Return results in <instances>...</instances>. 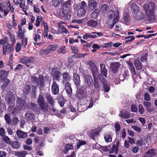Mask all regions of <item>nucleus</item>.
<instances>
[{"label":"nucleus","mask_w":157,"mask_h":157,"mask_svg":"<svg viewBox=\"0 0 157 157\" xmlns=\"http://www.w3.org/2000/svg\"><path fill=\"white\" fill-rule=\"evenodd\" d=\"M100 70L101 73L105 77H106L107 71L106 69L105 65L103 63H100Z\"/></svg>","instance_id":"nucleus-19"},{"label":"nucleus","mask_w":157,"mask_h":157,"mask_svg":"<svg viewBox=\"0 0 157 157\" xmlns=\"http://www.w3.org/2000/svg\"><path fill=\"white\" fill-rule=\"evenodd\" d=\"M58 47V45L56 44H53L48 45L47 49L49 53L51 52L54 51L56 50Z\"/></svg>","instance_id":"nucleus-20"},{"label":"nucleus","mask_w":157,"mask_h":157,"mask_svg":"<svg viewBox=\"0 0 157 157\" xmlns=\"http://www.w3.org/2000/svg\"><path fill=\"white\" fill-rule=\"evenodd\" d=\"M2 80L4 82L3 86L5 87L7 86L10 82V80L7 78H4Z\"/></svg>","instance_id":"nucleus-52"},{"label":"nucleus","mask_w":157,"mask_h":157,"mask_svg":"<svg viewBox=\"0 0 157 157\" xmlns=\"http://www.w3.org/2000/svg\"><path fill=\"white\" fill-rule=\"evenodd\" d=\"M40 106V109L44 113H46L48 110V105L44 103Z\"/></svg>","instance_id":"nucleus-30"},{"label":"nucleus","mask_w":157,"mask_h":157,"mask_svg":"<svg viewBox=\"0 0 157 157\" xmlns=\"http://www.w3.org/2000/svg\"><path fill=\"white\" fill-rule=\"evenodd\" d=\"M97 37V36L96 35L89 34L86 33H85V34L83 36V38L84 40H87L89 38H95Z\"/></svg>","instance_id":"nucleus-27"},{"label":"nucleus","mask_w":157,"mask_h":157,"mask_svg":"<svg viewBox=\"0 0 157 157\" xmlns=\"http://www.w3.org/2000/svg\"><path fill=\"white\" fill-rule=\"evenodd\" d=\"M104 138L106 142H111L112 140V137L111 134H105L104 135Z\"/></svg>","instance_id":"nucleus-34"},{"label":"nucleus","mask_w":157,"mask_h":157,"mask_svg":"<svg viewBox=\"0 0 157 157\" xmlns=\"http://www.w3.org/2000/svg\"><path fill=\"white\" fill-rule=\"evenodd\" d=\"M128 74V71H125L122 75H119V78L120 80L121 81H123L125 77L127 76Z\"/></svg>","instance_id":"nucleus-45"},{"label":"nucleus","mask_w":157,"mask_h":157,"mask_svg":"<svg viewBox=\"0 0 157 157\" xmlns=\"http://www.w3.org/2000/svg\"><path fill=\"white\" fill-rule=\"evenodd\" d=\"M84 83L85 87H89L92 83L91 77L89 75H85L83 76Z\"/></svg>","instance_id":"nucleus-7"},{"label":"nucleus","mask_w":157,"mask_h":157,"mask_svg":"<svg viewBox=\"0 0 157 157\" xmlns=\"http://www.w3.org/2000/svg\"><path fill=\"white\" fill-rule=\"evenodd\" d=\"M155 4L152 2H150L148 4H145L143 6V8L146 12V19L150 22H151L155 20Z\"/></svg>","instance_id":"nucleus-2"},{"label":"nucleus","mask_w":157,"mask_h":157,"mask_svg":"<svg viewBox=\"0 0 157 157\" xmlns=\"http://www.w3.org/2000/svg\"><path fill=\"white\" fill-rule=\"evenodd\" d=\"M37 101L38 104L39 105L45 103L44 99L41 95H39Z\"/></svg>","instance_id":"nucleus-42"},{"label":"nucleus","mask_w":157,"mask_h":157,"mask_svg":"<svg viewBox=\"0 0 157 157\" xmlns=\"http://www.w3.org/2000/svg\"><path fill=\"white\" fill-rule=\"evenodd\" d=\"M4 118L5 121L8 124H10L11 122V117L9 114H6L5 115Z\"/></svg>","instance_id":"nucleus-47"},{"label":"nucleus","mask_w":157,"mask_h":157,"mask_svg":"<svg viewBox=\"0 0 157 157\" xmlns=\"http://www.w3.org/2000/svg\"><path fill=\"white\" fill-rule=\"evenodd\" d=\"M133 15L134 18L138 21L143 19L144 17L143 13L140 10L133 13Z\"/></svg>","instance_id":"nucleus-10"},{"label":"nucleus","mask_w":157,"mask_h":157,"mask_svg":"<svg viewBox=\"0 0 157 157\" xmlns=\"http://www.w3.org/2000/svg\"><path fill=\"white\" fill-rule=\"evenodd\" d=\"M8 38L7 37L5 36L2 39L0 40V45L4 44L3 46V54L6 55V53H9L13 51V48L9 44Z\"/></svg>","instance_id":"nucleus-3"},{"label":"nucleus","mask_w":157,"mask_h":157,"mask_svg":"<svg viewBox=\"0 0 157 157\" xmlns=\"http://www.w3.org/2000/svg\"><path fill=\"white\" fill-rule=\"evenodd\" d=\"M17 134L18 136L21 138H24L27 136V133L20 130L17 131Z\"/></svg>","instance_id":"nucleus-22"},{"label":"nucleus","mask_w":157,"mask_h":157,"mask_svg":"<svg viewBox=\"0 0 157 157\" xmlns=\"http://www.w3.org/2000/svg\"><path fill=\"white\" fill-rule=\"evenodd\" d=\"M131 10L133 11V13L140 10V9L136 4H132L131 5Z\"/></svg>","instance_id":"nucleus-32"},{"label":"nucleus","mask_w":157,"mask_h":157,"mask_svg":"<svg viewBox=\"0 0 157 157\" xmlns=\"http://www.w3.org/2000/svg\"><path fill=\"white\" fill-rule=\"evenodd\" d=\"M86 142L82 140H79L77 143V148L78 149L81 146L86 144Z\"/></svg>","instance_id":"nucleus-50"},{"label":"nucleus","mask_w":157,"mask_h":157,"mask_svg":"<svg viewBox=\"0 0 157 157\" xmlns=\"http://www.w3.org/2000/svg\"><path fill=\"white\" fill-rule=\"evenodd\" d=\"M67 51V50L65 46H61L58 50V52L60 54L66 53Z\"/></svg>","instance_id":"nucleus-43"},{"label":"nucleus","mask_w":157,"mask_h":157,"mask_svg":"<svg viewBox=\"0 0 157 157\" xmlns=\"http://www.w3.org/2000/svg\"><path fill=\"white\" fill-rule=\"evenodd\" d=\"M25 118L28 122H33L35 120L34 114L32 113L27 112L25 115Z\"/></svg>","instance_id":"nucleus-13"},{"label":"nucleus","mask_w":157,"mask_h":157,"mask_svg":"<svg viewBox=\"0 0 157 157\" xmlns=\"http://www.w3.org/2000/svg\"><path fill=\"white\" fill-rule=\"evenodd\" d=\"M6 101L10 106H13L14 104L15 99L11 92L7 93L6 97Z\"/></svg>","instance_id":"nucleus-6"},{"label":"nucleus","mask_w":157,"mask_h":157,"mask_svg":"<svg viewBox=\"0 0 157 157\" xmlns=\"http://www.w3.org/2000/svg\"><path fill=\"white\" fill-rule=\"evenodd\" d=\"M135 131L138 132H140L141 131V128L140 127H139L136 125H132L131 127Z\"/></svg>","instance_id":"nucleus-56"},{"label":"nucleus","mask_w":157,"mask_h":157,"mask_svg":"<svg viewBox=\"0 0 157 157\" xmlns=\"http://www.w3.org/2000/svg\"><path fill=\"white\" fill-rule=\"evenodd\" d=\"M97 77H95V78H94V87L96 88H99L100 87V85L98 82V80L97 78Z\"/></svg>","instance_id":"nucleus-53"},{"label":"nucleus","mask_w":157,"mask_h":157,"mask_svg":"<svg viewBox=\"0 0 157 157\" xmlns=\"http://www.w3.org/2000/svg\"><path fill=\"white\" fill-rule=\"evenodd\" d=\"M73 148V147L72 144H67L66 145L65 147V149H63V151L64 153L67 154L68 153L69 150Z\"/></svg>","instance_id":"nucleus-31"},{"label":"nucleus","mask_w":157,"mask_h":157,"mask_svg":"<svg viewBox=\"0 0 157 157\" xmlns=\"http://www.w3.org/2000/svg\"><path fill=\"white\" fill-rule=\"evenodd\" d=\"M108 151L110 153H114L116 154L118 151V148L115 145H113L112 147L108 150Z\"/></svg>","instance_id":"nucleus-29"},{"label":"nucleus","mask_w":157,"mask_h":157,"mask_svg":"<svg viewBox=\"0 0 157 157\" xmlns=\"http://www.w3.org/2000/svg\"><path fill=\"white\" fill-rule=\"evenodd\" d=\"M18 31L17 33V35L18 37L21 39L24 38V33L22 31V28L21 25H18Z\"/></svg>","instance_id":"nucleus-21"},{"label":"nucleus","mask_w":157,"mask_h":157,"mask_svg":"<svg viewBox=\"0 0 157 157\" xmlns=\"http://www.w3.org/2000/svg\"><path fill=\"white\" fill-rule=\"evenodd\" d=\"M31 87L30 85H27L25 86L23 89L24 93L25 94L29 93L31 90Z\"/></svg>","instance_id":"nucleus-46"},{"label":"nucleus","mask_w":157,"mask_h":157,"mask_svg":"<svg viewBox=\"0 0 157 157\" xmlns=\"http://www.w3.org/2000/svg\"><path fill=\"white\" fill-rule=\"evenodd\" d=\"M119 116L122 118H128L130 117V115L127 112L123 113V111H121L119 115Z\"/></svg>","instance_id":"nucleus-25"},{"label":"nucleus","mask_w":157,"mask_h":157,"mask_svg":"<svg viewBox=\"0 0 157 157\" xmlns=\"http://www.w3.org/2000/svg\"><path fill=\"white\" fill-rule=\"evenodd\" d=\"M88 5L90 8L93 9L95 7L97 3L94 0H90L89 1Z\"/></svg>","instance_id":"nucleus-39"},{"label":"nucleus","mask_w":157,"mask_h":157,"mask_svg":"<svg viewBox=\"0 0 157 157\" xmlns=\"http://www.w3.org/2000/svg\"><path fill=\"white\" fill-rule=\"evenodd\" d=\"M46 98L48 103L50 104L53 105L54 104V101L51 95L49 94H47Z\"/></svg>","instance_id":"nucleus-28"},{"label":"nucleus","mask_w":157,"mask_h":157,"mask_svg":"<svg viewBox=\"0 0 157 157\" xmlns=\"http://www.w3.org/2000/svg\"><path fill=\"white\" fill-rule=\"evenodd\" d=\"M147 157H152L155 155V150L154 149H150L146 153Z\"/></svg>","instance_id":"nucleus-24"},{"label":"nucleus","mask_w":157,"mask_h":157,"mask_svg":"<svg viewBox=\"0 0 157 157\" xmlns=\"http://www.w3.org/2000/svg\"><path fill=\"white\" fill-rule=\"evenodd\" d=\"M51 90L53 94H57L59 92V86L55 81H53L52 86Z\"/></svg>","instance_id":"nucleus-12"},{"label":"nucleus","mask_w":157,"mask_h":157,"mask_svg":"<svg viewBox=\"0 0 157 157\" xmlns=\"http://www.w3.org/2000/svg\"><path fill=\"white\" fill-rule=\"evenodd\" d=\"M12 147L14 149H18L20 146V143L18 141H13L10 143Z\"/></svg>","instance_id":"nucleus-23"},{"label":"nucleus","mask_w":157,"mask_h":157,"mask_svg":"<svg viewBox=\"0 0 157 157\" xmlns=\"http://www.w3.org/2000/svg\"><path fill=\"white\" fill-rule=\"evenodd\" d=\"M97 25V22L94 20H90L87 22V25L91 27H94Z\"/></svg>","instance_id":"nucleus-41"},{"label":"nucleus","mask_w":157,"mask_h":157,"mask_svg":"<svg viewBox=\"0 0 157 157\" xmlns=\"http://www.w3.org/2000/svg\"><path fill=\"white\" fill-rule=\"evenodd\" d=\"M21 41L22 45L25 47L27 44V39L25 38H24L22 39Z\"/></svg>","instance_id":"nucleus-61"},{"label":"nucleus","mask_w":157,"mask_h":157,"mask_svg":"<svg viewBox=\"0 0 157 157\" xmlns=\"http://www.w3.org/2000/svg\"><path fill=\"white\" fill-rule=\"evenodd\" d=\"M33 36L34 40L35 41V42L34 43V44L35 45L36 44H37V41L40 40L41 38V36L40 34L36 33L33 35Z\"/></svg>","instance_id":"nucleus-37"},{"label":"nucleus","mask_w":157,"mask_h":157,"mask_svg":"<svg viewBox=\"0 0 157 157\" xmlns=\"http://www.w3.org/2000/svg\"><path fill=\"white\" fill-rule=\"evenodd\" d=\"M72 52L74 53H77L78 52V47L77 45L72 46L71 47Z\"/></svg>","instance_id":"nucleus-54"},{"label":"nucleus","mask_w":157,"mask_h":157,"mask_svg":"<svg viewBox=\"0 0 157 157\" xmlns=\"http://www.w3.org/2000/svg\"><path fill=\"white\" fill-rule=\"evenodd\" d=\"M39 53L41 55H47L49 53L47 48L45 50H40L39 51Z\"/></svg>","instance_id":"nucleus-58"},{"label":"nucleus","mask_w":157,"mask_h":157,"mask_svg":"<svg viewBox=\"0 0 157 157\" xmlns=\"http://www.w3.org/2000/svg\"><path fill=\"white\" fill-rule=\"evenodd\" d=\"M144 100L147 101H148L150 100V96L148 93H146L144 94Z\"/></svg>","instance_id":"nucleus-59"},{"label":"nucleus","mask_w":157,"mask_h":157,"mask_svg":"<svg viewBox=\"0 0 157 157\" xmlns=\"http://www.w3.org/2000/svg\"><path fill=\"white\" fill-rule=\"evenodd\" d=\"M61 73L58 71H55L53 75V81H59L60 79V78L61 77Z\"/></svg>","instance_id":"nucleus-18"},{"label":"nucleus","mask_w":157,"mask_h":157,"mask_svg":"<svg viewBox=\"0 0 157 157\" xmlns=\"http://www.w3.org/2000/svg\"><path fill=\"white\" fill-rule=\"evenodd\" d=\"M27 154L26 151H22L18 153V157H25V155Z\"/></svg>","instance_id":"nucleus-62"},{"label":"nucleus","mask_w":157,"mask_h":157,"mask_svg":"<svg viewBox=\"0 0 157 157\" xmlns=\"http://www.w3.org/2000/svg\"><path fill=\"white\" fill-rule=\"evenodd\" d=\"M125 39H128V40H126L125 41V43H127L128 42H130L133 40L135 38L133 36H130L127 37H126Z\"/></svg>","instance_id":"nucleus-60"},{"label":"nucleus","mask_w":157,"mask_h":157,"mask_svg":"<svg viewBox=\"0 0 157 157\" xmlns=\"http://www.w3.org/2000/svg\"><path fill=\"white\" fill-rule=\"evenodd\" d=\"M20 2L19 3L20 7L24 10L25 7V0H20Z\"/></svg>","instance_id":"nucleus-55"},{"label":"nucleus","mask_w":157,"mask_h":157,"mask_svg":"<svg viewBox=\"0 0 157 157\" xmlns=\"http://www.w3.org/2000/svg\"><path fill=\"white\" fill-rule=\"evenodd\" d=\"M104 88L106 92H108L110 90L109 86L105 82L104 83Z\"/></svg>","instance_id":"nucleus-63"},{"label":"nucleus","mask_w":157,"mask_h":157,"mask_svg":"<svg viewBox=\"0 0 157 157\" xmlns=\"http://www.w3.org/2000/svg\"><path fill=\"white\" fill-rule=\"evenodd\" d=\"M33 79L35 80L38 84L42 85L44 82L43 77L42 75H40L38 79L36 78L35 77H33Z\"/></svg>","instance_id":"nucleus-26"},{"label":"nucleus","mask_w":157,"mask_h":157,"mask_svg":"<svg viewBox=\"0 0 157 157\" xmlns=\"http://www.w3.org/2000/svg\"><path fill=\"white\" fill-rule=\"evenodd\" d=\"M143 104L146 108V109L148 112L154 113L155 110L154 108H151V103L149 102L144 101Z\"/></svg>","instance_id":"nucleus-9"},{"label":"nucleus","mask_w":157,"mask_h":157,"mask_svg":"<svg viewBox=\"0 0 157 157\" xmlns=\"http://www.w3.org/2000/svg\"><path fill=\"white\" fill-rule=\"evenodd\" d=\"M62 0H53L52 3L54 6L55 7L58 6Z\"/></svg>","instance_id":"nucleus-51"},{"label":"nucleus","mask_w":157,"mask_h":157,"mask_svg":"<svg viewBox=\"0 0 157 157\" xmlns=\"http://www.w3.org/2000/svg\"><path fill=\"white\" fill-rule=\"evenodd\" d=\"M34 61V58L33 57L28 58L27 57H23L20 59V62L25 64L28 67L33 68V63Z\"/></svg>","instance_id":"nucleus-4"},{"label":"nucleus","mask_w":157,"mask_h":157,"mask_svg":"<svg viewBox=\"0 0 157 157\" xmlns=\"http://www.w3.org/2000/svg\"><path fill=\"white\" fill-rule=\"evenodd\" d=\"M80 8L86 10L87 8V5L84 1L81 2L80 4Z\"/></svg>","instance_id":"nucleus-57"},{"label":"nucleus","mask_w":157,"mask_h":157,"mask_svg":"<svg viewBox=\"0 0 157 157\" xmlns=\"http://www.w3.org/2000/svg\"><path fill=\"white\" fill-rule=\"evenodd\" d=\"M135 65L138 70H140L142 68L141 63L139 60H135L134 61Z\"/></svg>","instance_id":"nucleus-36"},{"label":"nucleus","mask_w":157,"mask_h":157,"mask_svg":"<svg viewBox=\"0 0 157 157\" xmlns=\"http://www.w3.org/2000/svg\"><path fill=\"white\" fill-rule=\"evenodd\" d=\"M63 82L65 84L66 83H69V82L71 80V76L69 73L67 72H65L62 74Z\"/></svg>","instance_id":"nucleus-11"},{"label":"nucleus","mask_w":157,"mask_h":157,"mask_svg":"<svg viewBox=\"0 0 157 157\" xmlns=\"http://www.w3.org/2000/svg\"><path fill=\"white\" fill-rule=\"evenodd\" d=\"M109 9L108 6L105 4H103L101 6L100 11L102 13H104L108 11Z\"/></svg>","instance_id":"nucleus-38"},{"label":"nucleus","mask_w":157,"mask_h":157,"mask_svg":"<svg viewBox=\"0 0 157 157\" xmlns=\"http://www.w3.org/2000/svg\"><path fill=\"white\" fill-rule=\"evenodd\" d=\"M147 53H145V54L142 56L140 58V60L141 62H144L146 61L147 59Z\"/></svg>","instance_id":"nucleus-64"},{"label":"nucleus","mask_w":157,"mask_h":157,"mask_svg":"<svg viewBox=\"0 0 157 157\" xmlns=\"http://www.w3.org/2000/svg\"><path fill=\"white\" fill-rule=\"evenodd\" d=\"M99 12V10L98 9L95 10L91 14V17L93 18H96Z\"/></svg>","instance_id":"nucleus-48"},{"label":"nucleus","mask_w":157,"mask_h":157,"mask_svg":"<svg viewBox=\"0 0 157 157\" xmlns=\"http://www.w3.org/2000/svg\"><path fill=\"white\" fill-rule=\"evenodd\" d=\"M2 140L7 144H10L11 143V140L8 136L5 135L2 138Z\"/></svg>","instance_id":"nucleus-33"},{"label":"nucleus","mask_w":157,"mask_h":157,"mask_svg":"<svg viewBox=\"0 0 157 157\" xmlns=\"http://www.w3.org/2000/svg\"><path fill=\"white\" fill-rule=\"evenodd\" d=\"M86 12V10L80 8L78 10L77 14L78 16L81 17L85 15Z\"/></svg>","instance_id":"nucleus-40"},{"label":"nucleus","mask_w":157,"mask_h":157,"mask_svg":"<svg viewBox=\"0 0 157 157\" xmlns=\"http://www.w3.org/2000/svg\"><path fill=\"white\" fill-rule=\"evenodd\" d=\"M29 108H31L33 111L36 110L37 109V105L34 103H31L29 105Z\"/></svg>","instance_id":"nucleus-49"},{"label":"nucleus","mask_w":157,"mask_h":157,"mask_svg":"<svg viewBox=\"0 0 157 157\" xmlns=\"http://www.w3.org/2000/svg\"><path fill=\"white\" fill-rule=\"evenodd\" d=\"M100 130L98 131L96 129H94L91 130L89 133V136L92 139L94 140L95 137L99 135Z\"/></svg>","instance_id":"nucleus-15"},{"label":"nucleus","mask_w":157,"mask_h":157,"mask_svg":"<svg viewBox=\"0 0 157 157\" xmlns=\"http://www.w3.org/2000/svg\"><path fill=\"white\" fill-rule=\"evenodd\" d=\"M73 80L77 86L79 87L80 85V80L79 75L77 73H75L73 75Z\"/></svg>","instance_id":"nucleus-16"},{"label":"nucleus","mask_w":157,"mask_h":157,"mask_svg":"<svg viewBox=\"0 0 157 157\" xmlns=\"http://www.w3.org/2000/svg\"><path fill=\"white\" fill-rule=\"evenodd\" d=\"M19 122L18 118L16 117H13L11 121L10 124L12 125H16Z\"/></svg>","instance_id":"nucleus-44"},{"label":"nucleus","mask_w":157,"mask_h":157,"mask_svg":"<svg viewBox=\"0 0 157 157\" xmlns=\"http://www.w3.org/2000/svg\"><path fill=\"white\" fill-rule=\"evenodd\" d=\"M90 69L92 71L94 78L97 77L98 74V69L97 67L94 63H92L91 65Z\"/></svg>","instance_id":"nucleus-14"},{"label":"nucleus","mask_w":157,"mask_h":157,"mask_svg":"<svg viewBox=\"0 0 157 157\" xmlns=\"http://www.w3.org/2000/svg\"><path fill=\"white\" fill-rule=\"evenodd\" d=\"M69 11V7L66 5L63 6L62 10L59 12L60 16L63 17H65V19L69 18L71 16L67 15V14Z\"/></svg>","instance_id":"nucleus-5"},{"label":"nucleus","mask_w":157,"mask_h":157,"mask_svg":"<svg viewBox=\"0 0 157 157\" xmlns=\"http://www.w3.org/2000/svg\"><path fill=\"white\" fill-rule=\"evenodd\" d=\"M1 80H3V78H6L8 75V73L5 71L2 70L0 71Z\"/></svg>","instance_id":"nucleus-35"},{"label":"nucleus","mask_w":157,"mask_h":157,"mask_svg":"<svg viewBox=\"0 0 157 157\" xmlns=\"http://www.w3.org/2000/svg\"><path fill=\"white\" fill-rule=\"evenodd\" d=\"M66 91L68 94V96L70 97L72 95V89L69 83H66L64 84Z\"/></svg>","instance_id":"nucleus-17"},{"label":"nucleus","mask_w":157,"mask_h":157,"mask_svg":"<svg viewBox=\"0 0 157 157\" xmlns=\"http://www.w3.org/2000/svg\"><path fill=\"white\" fill-rule=\"evenodd\" d=\"M107 23L110 28L112 29L115 24L119 21V15L118 11H114L110 10L108 12L107 16Z\"/></svg>","instance_id":"nucleus-1"},{"label":"nucleus","mask_w":157,"mask_h":157,"mask_svg":"<svg viewBox=\"0 0 157 157\" xmlns=\"http://www.w3.org/2000/svg\"><path fill=\"white\" fill-rule=\"evenodd\" d=\"M16 103L19 108L20 109H25L28 107L25 101L19 98L17 100Z\"/></svg>","instance_id":"nucleus-8"}]
</instances>
